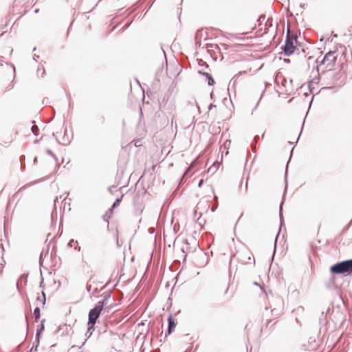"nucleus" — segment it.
I'll use <instances>...</instances> for the list:
<instances>
[{"label": "nucleus", "instance_id": "0eeeda50", "mask_svg": "<svg viewBox=\"0 0 352 352\" xmlns=\"http://www.w3.org/2000/svg\"><path fill=\"white\" fill-rule=\"evenodd\" d=\"M214 44H206V48L208 53L210 55V56L213 58L214 60H217V56L214 50H213Z\"/></svg>", "mask_w": 352, "mask_h": 352}, {"label": "nucleus", "instance_id": "a211bd4d", "mask_svg": "<svg viewBox=\"0 0 352 352\" xmlns=\"http://www.w3.org/2000/svg\"><path fill=\"white\" fill-rule=\"evenodd\" d=\"M134 21V19H132L131 20H130L129 21H128L123 27H122V29L123 30H126L127 29L130 25L131 24L133 23V21Z\"/></svg>", "mask_w": 352, "mask_h": 352}, {"label": "nucleus", "instance_id": "4c0bfd02", "mask_svg": "<svg viewBox=\"0 0 352 352\" xmlns=\"http://www.w3.org/2000/svg\"><path fill=\"white\" fill-rule=\"evenodd\" d=\"M268 22H269V20H267V21H266V23H265V27H266V26L267 25V23Z\"/></svg>", "mask_w": 352, "mask_h": 352}, {"label": "nucleus", "instance_id": "37998d69", "mask_svg": "<svg viewBox=\"0 0 352 352\" xmlns=\"http://www.w3.org/2000/svg\"><path fill=\"white\" fill-rule=\"evenodd\" d=\"M36 50V47H34L33 51H35Z\"/></svg>", "mask_w": 352, "mask_h": 352}, {"label": "nucleus", "instance_id": "f3484780", "mask_svg": "<svg viewBox=\"0 0 352 352\" xmlns=\"http://www.w3.org/2000/svg\"><path fill=\"white\" fill-rule=\"evenodd\" d=\"M316 63L318 64L319 66L324 65L326 62V60H323V58L320 60V57H318L316 59Z\"/></svg>", "mask_w": 352, "mask_h": 352}, {"label": "nucleus", "instance_id": "1a4fd4ad", "mask_svg": "<svg viewBox=\"0 0 352 352\" xmlns=\"http://www.w3.org/2000/svg\"><path fill=\"white\" fill-rule=\"evenodd\" d=\"M319 80H320V75L319 74L316 75L311 80H310L307 82H308L307 88H311V85L314 83L318 84L319 82Z\"/></svg>", "mask_w": 352, "mask_h": 352}, {"label": "nucleus", "instance_id": "e433bc0d", "mask_svg": "<svg viewBox=\"0 0 352 352\" xmlns=\"http://www.w3.org/2000/svg\"><path fill=\"white\" fill-rule=\"evenodd\" d=\"M38 11H39V10H38V9H36V10H34V12H35V13H38Z\"/></svg>", "mask_w": 352, "mask_h": 352}, {"label": "nucleus", "instance_id": "dca6fc26", "mask_svg": "<svg viewBox=\"0 0 352 352\" xmlns=\"http://www.w3.org/2000/svg\"><path fill=\"white\" fill-rule=\"evenodd\" d=\"M265 19V16L262 14L259 16V18L257 19V23H258V25L260 26L262 25L263 23V21Z\"/></svg>", "mask_w": 352, "mask_h": 352}, {"label": "nucleus", "instance_id": "f704fd0d", "mask_svg": "<svg viewBox=\"0 0 352 352\" xmlns=\"http://www.w3.org/2000/svg\"><path fill=\"white\" fill-rule=\"evenodd\" d=\"M39 72H41V69L38 67L37 69V74H39Z\"/></svg>", "mask_w": 352, "mask_h": 352}, {"label": "nucleus", "instance_id": "2f4dec72", "mask_svg": "<svg viewBox=\"0 0 352 352\" xmlns=\"http://www.w3.org/2000/svg\"><path fill=\"white\" fill-rule=\"evenodd\" d=\"M203 182H204L203 179H201L199 183V186H201L202 185Z\"/></svg>", "mask_w": 352, "mask_h": 352}, {"label": "nucleus", "instance_id": "c85d7f7f", "mask_svg": "<svg viewBox=\"0 0 352 352\" xmlns=\"http://www.w3.org/2000/svg\"><path fill=\"white\" fill-rule=\"evenodd\" d=\"M3 265H0V275L1 274L2 272H3Z\"/></svg>", "mask_w": 352, "mask_h": 352}, {"label": "nucleus", "instance_id": "b1692460", "mask_svg": "<svg viewBox=\"0 0 352 352\" xmlns=\"http://www.w3.org/2000/svg\"><path fill=\"white\" fill-rule=\"evenodd\" d=\"M39 58V56L36 55V54H34L33 56V59L34 60H35L36 62L37 61V59Z\"/></svg>", "mask_w": 352, "mask_h": 352}, {"label": "nucleus", "instance_id": "6ab92c4d", "mask_svg": "<svg viewBox=\"0 0 352 352\" xmlns=\"http://www.w3.org/2000/svg\"><path fill=\"white\" fill-rule=\"evenodd\" d=\"M195 45L197 47H201V42L199 38H195Z\"/></svg>", "mask_w": 352, "mask_h": 352}, {"label": "nucleus", "instance_id": "393cba45", "mask_svg": "<svg viewBox=\"0 0 352 352\" xmlns=\"http://www.w3.org/2000/svg\"><path fill=\"white\" fill-rule=\"evenodd\" d=\"M347 31H348L349 34L350 35H351V34H352V26L349 27V28H348V30H347Z\"/></svg>", "mask_w": 352, "mask_h": 352}, {"label": "nucleus", "instance_id": "a19ab883", "mask_svg": "<svg viewBox=\"0 0 352 352\" xmlns=\"http://www.w3.org/2000/svg\"><path fill=\"white\" fill-rule=\"evenodd\" d=\"M302 86H303V85H302L301 86L298 87V88L302 89Z\"/></svg>", "mask_w": 352, "mask_h": 352}, {"label": "nucleus", "instance_id": "a878e982", "mask_svg": "<svg viewBox=\"0 0 352 352\" xmlns=\"http://www.w3.org/2000/svg\"><path fill=\"white\" fill-rule=\"evenodd\" d=\"M289 15H292V14L289 10V7L287 6V17L288 18Z\"/></svg>", "mask_w": 352, "mask_h": 352}, {"label": "nucleus", "instance_id": "473e14b6", "mask_svg": "<svg viewBox=\"0 0 352 352\" xmlns=\"http://www.w3.org/2000/svg\"><path fill=\"white\" fill-rule=\"evenodd\" d=\"M322 88H328V89H330V88H334L332 86H329V87H322Z\"/></svg>", "mask_w": 352, "mask_h": 352}, {"label": "nucleus", "instance_id": "79ce46f5", "mask_svg": "<svg viewBox=\"0 0 352 352\" xmlns=\"http://www.w3.org/2000/svg\"><path fill=\"white\" fill-rule=\"evenodd\" d=\"M290 63V60L287 58V64Z\"/></svg>", "mask_w": 352, "mask_h": 352}, {"label": "nucleus", "instance_id": "4468645a", "mask_svg": "<svg viewBox=\"0 0 352 352\" xmlns=\"http://www.w3.org/2000/svg\"><path fill=\"white\" fill-rule=\"evenodd\" d=\"M31 130L32 131V133L35 135H38V132H39V129L38 127L36 126V125H33L31 128Z\"/></svg>", "mask_w": 352, "mask_h": 352}, {"label": "nucleus", "instance_id": "7ed1b4c3", "mask_svg": "<svg viewBox=\"0 0 352 352\" xmlns=\"http://www.w3.org/2000/svg\"><path fill=\"white\" fill-rule=\"evenodd\" d=\"M248 81L247 71H241L236 74L229 81L227 88H236L244 87Z\"/></svg>", "mask_w": 352, "mask_h": 352}, {"label": "nucleus", "instance_id": "cd10ccee", "mask_svg": "<svg viewBox=\"0 0 352 352\" xmlns=\"http://www.w3.org/2000/svg\"><path fill=\"white\" fill-rule=\"evenodd\" d=\"M119 201H119V199H118V200L116 201V202H115V203L113 204V207H116V206H117V204H119Z\"/></svg>", "mask_w": 352, "mask_h": 352}, {"label": "nucleus", "instance_id": "aec40b11", "mask_svg": "<svg viewBox=\"0 0 352 352\" xmlns=\"http://www.w3.org/2000/svg\"><path fill=\"white\" fill-rule=\"evenodd\" d=\"M213 50H214V51H215V50H217V51H218V53L221 54V49H220L219 46L217 44H214Z\"/></svg>", "mask_w": 352, "mask_h": 352}, {"label": "nucleus", "instance_id": "c03bdc74", "mask_svg": "<svg viewBox=\"0 0 352 352\" xmlns=\"http://www.w3.org/2000/svg\"><path fill=\"white\" fill-rule=\"evenodd\" d=\"M287 1H289V0H287Z\"/></svg>", "mask_w": 352, "mask_h": 352}, {"label": "nucleus", "instance_id": "2eb2a0df", "mask_svg": "<svg viewBox=\"0 0 352 352\" xmlns=\"http://www.w3.org/2000/svg\"><path fill=\"white\" fill-rule=\"evenodd\" d=\"M280 49H281L280 54L286 56V50H287V47H286V40L285 41L284 44L282 45Z\"/></svg>", "mask_w": 352, "mask_h": 352}, {"label": "nucleus", "instance_id": "7c9ffc66", "mask_svg": "<svg viewBox=\"0 0 352 352\" xmlns=\"http://www.w3.org/2000/svg\"><path fill=\"white\" fill-rule=\"evenodd\" d=\"M135 146H140V144H139V141H135Z\"/></svg>", "mask_w": 352, "mask_h": 352}, {"label": "nucleus", "instance_id": "f03ea898", "mask_svg": "<svg viewBox=\"0 0 352 352\" xmlns=\"http://www.w3.org/2000/svg\"><path fill=\"white\" fill-rule=\"evenodd\" d=\"M332 274H352V259L339 262L330 267Z\"/></svg>", "mask_w": 352, "mask_h": 352}, {"label": "nucleus", "instance_id": "bb28decb", "mask_svg": "<svg viewBox=\"0 0 352 352\" xmlns=\"http://www.w3.org/2000/svg\"><path fill=\"white\" fill-rule=\"evenodd\" d=\"M135 9L136 8H133V9L129 8L128 10H129V14H131L132 12H133Z\"/></svg>", "mask_w": 352, "mask_h": 352}, {"label": "nucleus", "instance_id": "72a5a7b5", "mask_svg": "<svg viewBox=\"0 0 352 352\" xmlns=\"http://www.w3.org/2000/svg\"><path fill=\"white\" fill-rule=\"evenodd\" d=\"M39 72H41V69L38 67L37 69V74H39Z\"/></svg>", "mask_w": 352, "mask_h": 352}, {"label": "nucleus", "instance_id": "f257e3e1", "mask_svg": "<svg viewBox=\"0 0 352 352\" xmlns=\"http://www.w3.org/2000/svg\"><path fill=\"white\" fill-rule=\"evenodd\" d=\"M298 36L300 33L294 32L290 29L289 21L287 20V56H289L296 52L300 54V52H305V49L302 43L298 41Z\"/></svg>", "mask_w": 352, "mask_h": 352}, {"label": "nucleus", "instance_id": "f8f14e48", "mask_svg": "<svg viewBox=\"0 0 352 352\" xmlns=\"http://www.w3.org/2000/svg\"><path fill=\"white\" fill-rule=\"evenodd\" d=\"M34 317H35V320L37 322L39 318H40V316H41V314H40V309L38 307H36L34 311Z\"/></svg>", "mask_w": 352, "mask_h": 352}, {"label": "nucleus", "instance_id": "20e7f679", "mask_svg": "<svg viewBox=\"0 0 352 352\" xmlns=\"http://www.w3.org/2000/svg\"><path fill=\"white\" fill-rule=\"evenodd\" d=\"M104 305V300L99 301L96 303L95 307L90 310L89 313V322L88 324H91L93 327L96 322L97 319L98 318L103 307Z\"/></svg>", "mask_w": 352, "mask_h": 352}, {"label": "nucleus", "instance_id": "412c9836", "mask_svg": "<svg viewBox=\"0 0 352 352\" xmlns=\"http://www.w3.org/2000/svg\"><path fill=\"white\" fill-rule=\"evenodd\" d=\"M199 65H206L207 67H208V65L205 62H204L202 60H199Z\"/></svg>", "mask_w": 352, "mask_h": 352}, {"label": "nucleus", "instance_id": "4be33fe9", "mask_svg": "<svg viewBox=\"0 0 352 352\" xmlns=\"http://www.w3.org/2000/svg\"><path fill=\"white\" fill-rule=\"evenodd\" d=\"M135 82L137 83L138 86L140 88H142V85H141V84H140V81L138 80V79L135 78Z\"/></svg>", "mask_w": 352, "mask_h": 352}, {"label": "nucleus", "instance_id": "c756f323", "mask_svg": "<svg viewBox=\"0 0 352 352\" xmlns=\"http://www.w3.org/2000/svg\"><path fill=\"white\" fill-rule=\"evenodd\" d=\"M140 16H141V15L135 14V15L133 16V19H135V18L139 19V18H140Z\"/></svg>", "mask_w": 352, "mask_h": 352}, {"label": "nucleus", "instance_id": "423d86ee", "mask_svg": "<svg viewBox=\"0 0 352 352\" xmlns=\"http://www.w3.org/2000/svg\"><path fill=\"white\" fill-rule=\"evenodd\" d=\"M199 73L206 76V79L207 80L208 86H213L215 84V81L210 74L208 72H202L200 71L199 72Z\"/></svg>", "mask_w": 352, "mask_h": 352}, {"label": "nucleus", "instance_id": "9d476101", "mask_svg": "<svg viewBox=\"0 0 352 352\" xmlns=\"http://www.w3.org/2000/svg\"><path fill=\"white\" fill-rule=\"evenodd\" d=\"M331 57H332V58L330 60L329 62L327 63V67H329V69H331V68L335 65L336 62L337 60V56H335L333 55V56H331Z\"/></svg>", "mask_w": 352, "mask_h": 352}, {"label": "nucleus", "instance_id": "ddd939ff", "mask_svg": "<svg viewBox=\"0 0 352 352\" xmlns=\"http://www.w3.org/2000/svg\"><path fill=\"white\" fill-rule=\"evenodd\" d=\"M204 36V32L203 30H199L197 31L195 34V38H199L201 40V38Z\"/></svg>", "mask_w": 352, "mask_h": 352}, {"label": "nucleus", "instance_id": "ea45409f", "mask_svg": "<svg viewBox=\"0 0 352 352\" xmlns=\"http://www.w3.org/2000/svg\"><path fill=\"white\" fill-rule=\"evenodd\" d=\"M36 336L38 338V336H39V332H37V333H36Z\"/></svg>", "mask_w": 352, "mask_h": 352}, {"label": "nucleus", "instance_id": "39448f33", "mask_svg": "<svg viewBox=\"0 0 352 352\" xmlns=\"http://www.w3.org/2000/svg\"><path fill=\"white\" fill-rule=\"evenodd\" d=\"M285 69H280L278 72L274 74V82L277 86H285L286 82V77L285 76Z\"/></svg>", "mask_w": 352, "mask_h": 352}, {"label": "nucleus", "instance_id": "c9c22d12", "mask_svg": "<svg viewBox=\"0 0 352 352\" xmlns=\"http://www.w3.org/2000/svg\"><path fill=\"white\" fill-rule=\"evenodd\" d=\"M290 83H291V85H292V86H294L292 79H290Z\"/></svg>", "mask_w": 352, "mask_h": 352}, {"label": "nucleus", "instance_id": "5701e85b", "mask_svg": "<svg viewBox=\"0 0 352 352\" xmlns=\"http://www.w3.org/2000/svg\"><path fill=\"white\" fill-rule=\"evenodd\" d=\"M283 201L281 202L280 204V216L282 217V210H283Z\"/></svg>", "mask_w": 352, "mask_h": 352}, {"label": "nucleus", "instance_id": "6e6552de", "mask_svg": "<svg viewBox=\"0 0 352 352\" xmlns=\"http://www.w3.org/2000/svg\"><path fill=\"white\" fill-rule=\"evenodd\" d=\"M168 334H170L171 332L175 329V327H176V323L175 322V321L173 320V319L172 318V316H170L168 318Z\"/></svg>", "mask_w": 352, "mask_h": 352}, {"label": "nucleus", "instance_id": "9b49d317", "mask_svg": "<svg viewBox=\"0 0 352 352\" xmlns=\"http://www.w3.org/2000/svg\"><path fill=\"white\" fill-rule=\"evenodd\" d=\"M336 51H329L324 56H323V60H326V62H329L330 61V58L331 56H333V55H334Z\"/></svg>", "mask_w": 352, "mask_h": 352}, {"label": "nucleus", "instance_id": "58836bf2", "mask_svg": "<svg viewBox=\"0 0 352 352\" xmlns=\"http://www.w3.org/2000/svg\"><path fill=\"white\" fill-rule=\"evenodd\" d=\"M44 73H45V69H44V68H43V73H42V74H41V76H43V74H44Z\"/></svg>", "mask_w": 352, "mask_h": 352}]
</instances>
